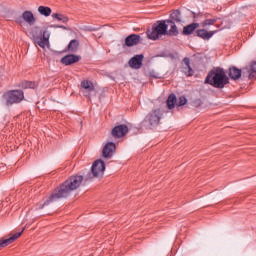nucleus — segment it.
<instances>
[{
  "instance_id": "18",
  "label": "nucleus",
  "mask_w": 256,
  "mask_h": 256,
  "mask_svg": "<svg viewBox=\"0 0 256 256\" xmlns=\"http://www.w3.org/2000/svg\"><path fill=\"white\" fill-rule=\"evenodd\" d=\"M229 77L232 78L234 81L241 78V69L232 67L229 70Z\"/></svg>"
},
{
  "instance_id": "8",
  "label": "nucleus",
  "mask_w": 256,
  "mask_h": 256,
  "mask_svg": "<svg viewBox=\"0 0 256 256\" xmlns=\"http://www.w3.org/2000/svg\"><path fill=\"white\" fill-rule=\"evenodd\" d=\"M186 104H187V98H185V96H181L177 100V96H175V94H171L167 99L168 109H174L175 105L177 107H181V106L186 105Z\"/></svg>"
},
{
  "instance_id": "30",
  "label": "nucleus",
  "mask_w": 256,
  "mask_h": 256,
  "mask_svg": "<svg viewBox=\"0 0 256 256\" xmlns=\"http://www.w3.org/2000/svg\"><path fill=\"white\" fill-rule=\"evenodd\" d=\"M90 31H95V28H91Z\"/></svg>"
},
{
  "instance_id": "10",
  "label": "nucleus",
  "mask_w": 256,
  "mask_h": 256,
  "mask_svg": "<svg viewBox=\"0 0 256 256\" xmlns=\"http://www.w3.org/2000/svg\"><path fill=\"white\" fill-rule=\"evenodd\" d=\"M129 131V128L125 125H118L112 129V137L114 139H121V137H125Z\"/></svg>"
},
{
  "instance_id": "14",
  "label": "nucleus",
  "mask_w": 256,
  "mask_h": 256,
  "mask_svg": "<svg viewBox=\"0 0 256 256\" xmlns=\"http://www.w3.org/2000/svg\"><path fill=\"white\" fill-rule=\"evenodd\" d=\"M141 41V36L137 34H131L125 39V45L127 47H133L134 45H137Z\"/></svg>"
},
{
  "instance_id": "26",
  "label": "nucleus",
  "mask_w": 256,
  "mask_h": 256,
  "mask_svg": "<svg viewBox=\"0 0 256 256\" xmlns=\"http://www.w3.org/2000/svg\"><path fill=\"white\" fill-rule=\"evenodd\" d=\"M217 23V19H207L204 22L201 23L202 27H207L208 25H215Z\"/></svg>"
},
{
  "instance_id": "12",
  "label": "nucleus",
  "mask_w": 256,
  "mask_h": 256,
  "mask_svg": "<svg viewBox=\"0 0 256 256\" xmlns=\"http://www.w3.org/2000/svg\"><path fill=\"white\" fill-rule=\"evenodd\" d=\"M23 231H25V228H23L20 232L14 233L9 238L0 240V249H3V247H7V245H11L16 239H19L20 235H23Z\"/></svg>"
},
{
  "instance_id": "23",
  "label": "nucleus",
  "mask_w": 256,
  "mask_h": 256,
  "mask_svg": "<svg viewBox=\"0 0 256 256\" xmlns=\"http://www.w3.org/2000/svg\"><path fill=\"white\" fill-rule=\"evenodd\" d=\"M81 87L83 89H85L86 91H93L95 89V87L93 86V83L91 81H88V80L82 81Z\"/></svg>"
},
{
  "instance_id": "2",
  "label": "nucleus",
  "mask_w": 256,
  "mask_h": 256,
  "mask_svg": "<svg viewBox=\"0 0 256 256\" xmlns=\"http://www.w3.org/2000/svg\"><path fill=\"white\" fill-rule=\"evenodd\" d=\"M39 33H41V28H39V26L32 27L29 31L30 38L34 41L36 47L38 46L41 47V49H49V47H51L49 42V39H51V31L46 29L42 32L41 36H39Z\"/></svg>"
},
{
  "instance_id": "13",
  "label": "nucleus",
  "mask_w": 256,
  "mask_h": 256,
  "mask_svg": "<svg viewBox=\"0 0 256 256\" xmlns=\"http://www.w3.org/2000/svg\"><path fill=\"white\" fill-rule=\"evenodd\" d=\"M141 65H143V55H136L129 61L132 69H141Z\"/></svg>"
},
{
  "instance_id": "17",
  "label": "nucleus",
  "mask_w": 256,
  "mask_h": 256,
  "mask_svg": "<svg viewBox=\"0 0 256 256\" xmlns=\"http://www.w3.org/2000/svg\"><path fill=\"white\" fill-rule=\"evenodd\" d=\"M215 31H207L205 29H200L197 31V35L198 37H201V39H204V40H209L211 39V37H213V35H215Z\"/></svg>"
},
{
  "instance_id": "24",
  "label": "nucleus",
  "mask_w": 256,
  "mask_h": 256,
  "mask_svg": "<svg viewBox=\"0 0 256 256\" xmlns=\"http://www.w3.org/2000/svg\"><path fill=\"white\" fill-rule=\"evenodd\" d=\"M170 25L171 29L169 31L170 35H177V25H175V22L171 21V20H166L165 24Z\"/></svg>"
},
{
  "instance_id": "27",
  "label": "nucleus",
  "mask_w": 256,
  "mask_h": 256,
  "mask_svg": "<svg viewBox=\"0 0 256 256\" xmlns=\"http://www.w3.org/2000/svg\"><path fill=\"white\" fill-rule=\"evenodd\" d=\"M22 87L24 89H35L36 85L34 82H28V81H24L22 84Z\"/></svg>"
},
{
  "instance_id": "3",
  "label": "nucleus",
  "mask_w": 256,
  "mask_h": 256,
  "mask_svg": "<svg viewBox=\"0 0 256 256\" xmlns=\"http://www.w3.org/2000/svg\"><path fill=\"white\" fill-rule=\"evenodd\" d=\"M206 83L213 87H217L218 89H223V87L229 83V77L225 74V70L221 68H214L210 73H208Z\"/></svg>"
},
{
  "instance_id": "31",
  "label": "nucleus",
  "mask_w": 256,
  "mask_h": 256,
  "mask_svg": "<svg viewBox=\"0 0 256 256\" xmlns=\"http://www.w3.org/2000/svg\"><path fill=\"white\" fill-rule=\"evenodd\" d=\"M153 77L157 78V75H154Z\"/></svg>"
},
{
  "instance_id": "29",
  "label": "nucleus",
  "mask_w": 256,
  "mask_h": 256,
  "mask_svg": "<svg viewBox=\"0 0 256 256\" xmlns=\"http://www.w3.org/2000/svg\"><path fill=\"white\" fill-rule=\"evenodd\" d=\"M250 70L252 73H256V62L252 63V65L250 66Z\"/></svg>"
},
{
  "instance_id": "5",
  "label": "nucleus",
  "mask_w": 256,
  "mask_h": 256,
  "mask_svg": "<svg viewBox=\"0 0 256 256\" xmlns=\"http://www.w3.org/2000/svg\"><path fill=\"white\" fill-rule=\"evenodd\" d=\"M25 95L21 90H12L3 95V99L7 105H13V103H19L23 101Z\"/></svg>"
},
{
  "instance_id": "28",
  "label": "nucleus",
  "mask_w": 256,
  "mask_h": 256,
  "mask_svg": "<svg viewBox=\"0 0 256 256\" xmlns=\"http://www.w3.org/2000/svg\"><path fill=\"white\" fill-rule=\"evenodd\" d=\"M51 28L53 29H67L65 26H60V25H50Z\"/></svg>"
},
{
  "instance_id": "19",
  "label": "nucleus",
  "mask_w": 256,
  "mask_h": 256,
  "mask_svg": "<svg viewBox=\"0 0 256 256\" xmlns=\"http://www.w3.org/2000/svg\"><path fill=\"white\" fill-rule=\"evenodd\" d=\"M197 27H199V23H192L184 27V30H183L184 35H191V33H193V31H195Z\"/></svg>"
},
{
  "instance_id": "1",
  "label": "nucleus",
  "mask_w": 256,
  "mask_h": 256,
  "mask_svg": "<svg viewBox=\"0 0 256 256\" xmlns=\"http://www.w3.org/2000/svg\"><path fill=\"white\" fill-rule=\"evenodd\" d=\"M81 185H83L82 175L70 176L64 183L54 190L49 199L43 203L42 207L49 205V203H53V201H57V199H65L69 197V195H71L73 191H77Z\"/></svg>"
},
{
  "instance_id": "4",
  "label": "nucleus",
  "mask_w": 256,
  "mask_h": 256,
  "mask_svg": "<svg viewBox=\"0 0 256 256\" xmlns=\"http://www.w3.org/2000/svg\"><path fill=\"white\" fill-rule=\"evenodd\" d=\"M168 28L169 25L165 24V21L157 22L150 30L147 31V36L152 41H156V39H160L163 35H167Z\"/></svg>"
},
{
  "instance_id": "6",
  "label": "nucleus",
  "mask_w": 256,
  "mask_h": 256,
  "mask_svg": "<svg viewBox=\"0 0 256 256\" xmlns=\"http://www.w3.org/2000/svg\"><path fill=\"white\" fill-rule=\"evenodd\" d=\"M91 173L95 179H101L105 175V162L101 159L94 161L91 167Z\"/></svg>"
},
{
  "instance_id": "15",
  "label": "nucleus",
  "mask_w": 256,
  "mask_h": 256,
  "mask_svg": "<svg viewBox=\"0 0 256 256\" xmlns=\"http://www.w3.org/2000/svg\"><path fill=\"white\" fill-rule=\"evenodd\" d=\"M77 61H79V56L73 54L67 55L61 59L63 65H73V63H77Z\"/></svg>"
},
{
  "instance_id": "11",
  "label": "nucleus",
  "mask_w": 256,
  "mask_h": 256,
  "mask_svg": "<svg viewBox=\"0 0 256 256\" xmlns=\"http://www.w3.org/2000/svg\"><path fill=\"white\" fill-rule=\"evenodd\" d=\"M115 143L113 142H107L104 147H103V151H102V155L104 157V159H111V157H113V154L115 153Z\"/></svg>"
},
{
  "instance_id": "20",
  "label": "nucleus",
  "mask_w": 256,
  "mask_h": 256,
  "mask_svg": "<svg viewBox=\"0 0 256 256\" xmlns=\"http://www.w3.org/2000/svg\"><path fill=\"white\" fill-rule=\"evenodd\" d=\"M52 19H56V21H60L61 23H68L69 22V17L59 14V13H53L51 15Z\"/></svg>"
},
{
  "instance_id": "7",
  "label": "nucleus",
  "mask_w": 256,
  "mask_h": 256,
  "mask_svg": "<svg viewBox=\"0 0 256 256\" xmlns=\"http://www.w3.org/2000/svg\"><path fill=\"white\" fill-rule=\"evenodd\" d=\"M161 113L160 109L152 110L145 118V123H149L151 127H157L159 125V121H161Z\"/></svg>"
},
{
  "instance_id": "21",
  "label": "nucleus",
  "mask_w": 256,
  "mask_h": 256,
  "mask_svg": "<svg viewBox=\"0 0 256 256\" xmlns=\"http://www.w3.org/2000/svg\"><path fill=\"white\" fill-rule=\"evenodd\" d=\"M38 13H40V15H43V17H49L52 13V10L47 6H39Z\"/></svg>"
},
{
  "instance_id": "9",
  "label": "nucleus",
  "mask_w": 256,
  "mask_h": 256,
  "mask_svg": "<svg viewBox=\"0 0 256 256\" xmlns=\"http://www.w3.org/2000/svg\"><path fill=\"white\" fill-rule=\"evenodd\" d=\"M16 22L18 23V25H21V26L25 25V23H28V25H34L35 16L31 11H24L22 13V18H18Z\"/></svg>"
},
{
  "instance_id": "22",
  "label": "nucleus",
  "mask_w": 256,
  "mask_h": 256,
  "mask_svg": "<svg viewBox=\"0 0 256 256\" xmlns=\"http://www.w3.org/2000/svg\"><path fill=\"white\" fill-rule=\"evenodd\" d=\"M170 21H173V23H181V12L179 10H175L171 14V20Z\"/></svg>"
},
{
  "instance_id": "25",
  "label": "nucleus",
  "mask_w": 256,
  "mask_h": 256,
  "mask_svg": "<svg viewBox=\"0 0 256 256\" xmlns=\"http://www.w3.org/2000/svg\"><path fill=\"white\" fill-rule=\"evenodd\" d=\"M77 47H79V42L77 40H72L68 45V51H71L73 53L77 51Z\"/></svg>"
},
{
  "instance_id": "16",
  "label": "nucleus",
  "mask_w": 256,
  "mask_h": 256,
  "mask_svg": "<svg viewBox=\"0 0 256 256\" xmlns=\"http://www.w3.org/2000/svg\"><path fill=\"white\" fill-rule=\"evenodd\" d=\"M182 71L188 77H191V75H193V69H191V66L189 65V58H184L182 63Z\"/></svg>"
}]
</instances>
